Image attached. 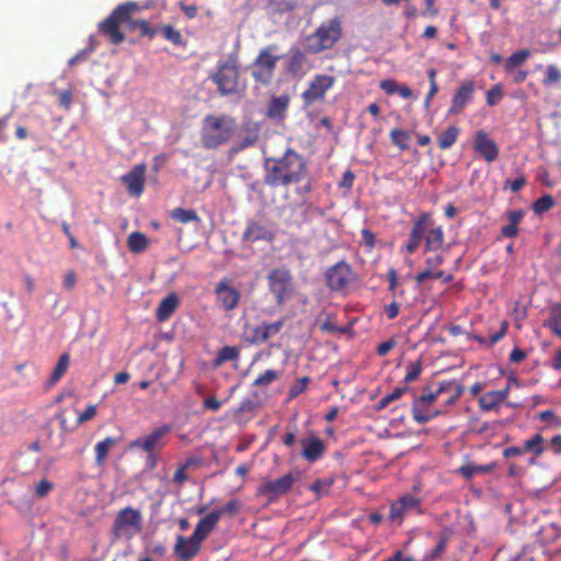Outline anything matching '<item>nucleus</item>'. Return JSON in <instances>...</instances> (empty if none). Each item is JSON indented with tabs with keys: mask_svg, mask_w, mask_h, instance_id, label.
I'll use <instances>...</instances> for the list:
<instances>
[{
	"mask_svg": "<svg viewBox=\"0 0 561 561\" xmlns=\"http://www.w3.org/2000/svg\"><path fill=\"white\" fill-rule=\"evenodd\" d=\"M270 4L273 7L274 11L277 12H289L293 11L297 4L298 0H268Z\"/></svg>",
	"mask_w": 561,
	"mask_h": 561,
	"instance_id": "nucleus-50",
	"label": "nucleus"
},
{
	"mask_svg": "<svg viewBox=\"0 0 561 561\" xmlns=\"http://www.w3.org/2000/svg\"><path fill=\"white\" fill-rule=\"evenodd\" d=\"M274 238L275 233L271 229L257 221L251 220L248 221L241 239L244 242L254 243L257 241L271 242Z\"/></svg>",
	"mask_w": 561,
	"mask_h": 561,
	"instance_id": "nucleus-21",
	"label": "nucleus"
},
{
	"mask_svg": "<svg viewBox=\"0 0 561 561\" xmlns=\"http://www.w3.org/2000/svg\"><path fill=\"white\" fill-rule=\"evenodd\" d=\"M354 278V273L348 263L340 261L325 273L327 285L332 290L344 289Z\"/></svg>",
	"mask_w": 561,
	"mask_h": 561,
	"instance_id": "nucleus-12",
	"label": "nucleus"
},
{
	"mask_svg": "<svg viewBox=\"0 0 561 561\" xmlns=\"http://www.w3.org/2000/svg\"><path fill=\"white\" fill-rule=\"evenodd\" d=\"M355 180V174L351 170H346L340 181V187L351 188Z\"/></svg>",
	"mask_w": 561,
	"mask_h": 561,
	"instance_id": "nucleus-61",
	"label": "nucleus"
},
{
	"mask_svg": "<svg viewBox=\"0 0 561 561\" xmlns=\"http://www.w3.org/2000/svg\"><path fill=\"white\" fill-rule=\"evenodd\" d=\"M117 444L118 439L111 436L96 443V445L94 446L95 463L98 466H103L105 463L110 449L116 446Z\"/></svg>",
	"mask_w": 561,
	"mask_h": 561,
	"instance_id": "nucleus-29",
	"label": "nucleus"
},
{
	"mask_svg": "<svg viewBox=\"0 0 561 561\" xmlns=\"http://www.w3.org/2000/svg\"><path fill=\"white\" fill-rule=\"evenodd\" d=\"M124 4H130L135 8L129 10L127 18L125 20H122V22L123 24H126L129 31H137L141 20H135L133 19V15L140 11V7L136 2L131 1L125 2Z\"/></svg>",
	"mask_w": 561,
	"mask_h": 561,
	"instance_id": "nucleus-47",
	"label": "nucleus"
},
{
	"mask_svg": "<svg viewBox=\"0 0 561 561\" xmlns=\"http://www.w3.org/2000/svg\"><path fill=\"white\" fill-rule=\"evenodd\" d=\"M530 56L531 51L529 49H519L514 51L504 64L505 72H513L516 67L524 64Z\"/></svg>",
	"mask_w": 561,
	"mask_h": 561,
	"instance_id": "nucleus-35",
	"label": "nucleus"
},
{
	"mask_svg": "<svg viewBox=\"0 0 561 561\" xmlns=\"http://www.w3.org/2000/svg\"><path fill=\"white\" fill-rule=\"evenodd\" d=\"M171 217L181 222L188 224L191 221L199 222L201 218L194 209H184L181 207L174 208L171 213Z\"/></svg>",
	"mask_w": 561,
	"mask_h": 561,
	"instance_id": "nucleus-40",
	"label": "nucleus"
},
{
	"mask_svg": "<svg viewBox=\"0 0 561 561\" xmlns=\"http://www.w3.org/2000/svg\"><path fill=\"white\" fill-rule=\"evenodd\" d=\"M134 8L130 4L117 5L105 20L99 23V32L114 45L123 43L125 35L121 31L119 25L123 24L122 20L127 18L129 10Z\"/></svg>",
	"mask_w": 561,
	"mask_h": 561,
	"instance_id": "nucleus-8",
	"label": "nucleus"
},
{
	"mask_svg": "<svg viewBox=\"0 0 561 561\" xmlns=\"http://www.w3.org/2000/svg\"><path fill=\"white\" fill-rule=\"evenodd\" d=\"M284 325V318L274 322H262L259 325L245 323L242 330V340L249 345L264 344L270 339L277 335L283 330Z\"/></svg>",
	"mask_w": 561,
	"mask_h": 561,
	"instance_id": "nucleus-9",
	"label": "nucleus"
},
{
	"mask_svg": "<svg viewBox=\"0 0 561 561\" xmlns=\"http://www.w3.org/2000/svg\"><path fill=\"white\" fill-rule=\"evenodd\" d=\"M495 468L494 463H488V465H472L467 463L461 466L458 469V472L467 480H470L472 477L477 474L488 473L491 472Z\"/></svg>",
	"mask_w": 561,
	"mask_h": 561,
	"instance_id": "nucleus-33",
	"label": "nucleus"
},
{
	"mask_svg": "<svg viewBox=\"0 0 561 561\" xmlns=\"http://www.w3.org/2000/svg\"><path fill=\"white\" fill-rule=\"evenodd\" d=\"M210 78L221 95L239 93V67L234 58L219 62L217 71Z\"/></svg>",
	"mask_w": 561,
	"mask_h": 561,
	"instance_id": "nucleus-7",
	"label": "nucleus"
},
{
	"mask_svg": "<svg viewBox=\"0 0 561 561\" xmlns=\"http://www.w3.org/2000/svg\"><path fill=\"white\" fill-rule=\"evenodd\" d=\"M142 530V515L139 510L126 506L119 510L113 520V540H131Z\"/></svg>",
	"mask_w": 561,
	"mask_h": 561,
	"instance_id": "nucleus-6",
	"label": "nucleus"
},
{
	"mask_svg": "<svg viewBox=\"0 0 561 561\" xmlns=\"http://www.w3.org/2000/svg\"><path fill=\"white\" fill-rule=\"evenodd\" d=\"M465 387L456 380H439L435 388L424 387L419 397L412 403L411 412L419 424H425L440 414V411L433 408V403L443 393H448L446 405L455 404L463 394Z\"/></svg>",
	"mask_w": 561,
	"mask_h": 561,
	"instance_id": "nucleus-1",
	"label": "nucleus"
},
{
	"mask_svg": "<svg viewBox=\"0 0 561 561\" xmlns=\"http://www.w3.org/2000/svg\"><path fill=\"white\" fill-rule=\"evenodd\" d=\"M460 129L456 126H449L438 136V147L442 150L449 149L458 139Z\"/></svg>",
	"mask_w": 561,
	"mask_h": 561,
	"instance_id": "nucleus-36",
	"label": "nucleus"
},
{
	"mask_svg": "<svg viewBox=\"0 0 561 561\" xmlns=\"http://www.w3.org/2000/svg\"><path fill=\"white\" fill-rule=\"evenodd\" d=\"M307 62V57L305 53L300 49H291L290 56L287 65V70L290 75L297 76L302 72L304 66Z\"/></svg>",
	"mask_w": 561,
	"mask_h": 561,
	"instance_id": "nucleus-31",
	"label": "nucleus"
},
{
	"mask_svg": "<svg viewBox=\"0 0 561 561\" xmlns=\"http://www.w3.org/2000/svg\"><path fill=\"white\" fill-rule=\"evenodd\" d=\"M242 508V503L238 499H231L229 500L222 507L214 510V513L218 514V518L220 519L221 516L228 515V516H236L240 513Z\"/></svg>",
	"mask_w": 561,
	"mask_h": 561,
	"instance_id": "nucleus-41",
	"label": "nucleus"
},
{
	"mask_svg": "<svg viewBox=\"0 0 561 561\" xmlns=\"http://www.w3.org/2000/svg\"><path fill=\"white\" fill-rule=\"evenodd\" d=\"M561 80V71L556 65H549L546 69L545 77L542 79V84L545 87H549L553 83H557Z\"/></svg>",
	"mask_w": 561,
	"mask_h": 561,
	"instance_id": "nucleus-48",
	"label": "nucleus"
},
{
	"mask_svg": "<svg viewBox=\"0 0 561 561\" xmlns=\"http://www.w3.org/2000/svg\"><path fill=\"white\" fill-rule=\"evenodd\" d=\"M524 217V211L522 209L511 210L507 213L508 224L503 226L501 229V233L505 238H514L518 233V225Z\"/></svg>",
	"mask_w": 561,
	"mask_h": 561,
	"instance_id": "nucleus-28",
	"label": "nucleus"
},
{
	"mask_svg": "<svg viewBox=\"0 0 561 561\" xmlns=\"http://www.w3.org/2000/svg\"><path fill=\"white\" fill-rule=\"evenodd\" d=\"M557 336L561 337V304L552 306L549 319L545 322Z\"/></svg>",
	"mask_w": 561,
	"mask_h": 561,
	"instance_id": "nucleus-38",
	"label": "nucleus"
},
{
	"mask_svg": "<svg viewBox=\"0 0 561 561\" xmlns=\"http://www.w3.org/2000/svg\"><path fill=\"white\" fill-rule=\"evenodd\" d=\"M503 98V90L500 84L494 85L486 92V104L495 105Z\"/></svg>",
	"mask_w": 561,
	"mask_h": 561,
	"instance_id": "nucleus-52",
	"label": "nucleus"
},
{
	"mask_svg": "<svg viewBox=\"0 0 561 561\" xmlns=\"http://www.w3.org/2000/svg\"><path fill=\"white\" fill-rule=\"evenodd\" d=\"M179 306V297L175 293L167 295L159 304L156 312L158 321H167L176 310Z\"/></svg>",
	"mask_w": 561,
	"mask_h": 561,
	"instance_id": "nucleus-27",
	"label": "nucleus"
},
{
	"mask_svg": "<svg viewBox=\"0 0 561 561\" xmlns=\"http://www.w3.org/2000/svg\"><path fill=\"white\" fill-rule=\"evenodd\" d=\"M472 148L474 152L482 157L488 163L494 162L500 152L495 141L483 130L476 133Z\"/></svg>",
	"mask_w": 561,
	"mask_h": 561,
	"instance_id": "nucleus-18",
	"label": "nucleus"
},
{
	"mask_svg": "<svg viewBox=\"0 0 561 561\" xmlns=\"http://www.w3.org/2000/svg\"><path fill=\"white\" fill-rule=\"evenodd\" d=\"M96 414V407L93 405V404H90L85 408V410L79 414L78 416V424H82L87 421H90L91 419H93Z\"/></svg>",
	"mask_w": 561,
	"mask_h": 561,
	"instance_id": "nucleus-56",
	"label": "nucleus"
},
{
	"mask_svg": "<svg viewBox=\"0 0 561 561\" xmlns=\"http://www.w3.org/2000/svg\"><path fill=\"white\" fill-rule=\"evenodd\" d=\"M479 408L482 411H492L497 410L500 405L503 403L500 394L496 390L488 391L483 396L479 398Z\"/></svg>",
	"mask_w": 561,
	"mask_h": 561,
	"instance_id": "nucleus-32",
	"label": "nucleus"
},
{
	"mask_svg": "<svg viewBox=\"0 0 561 561\" xmlns=\"http://www.w3.org/2000/svg\"><path fill=\"white\" fill-rule=\"evenodd\" d=\"M448 543V536L447 535H440L438 537L436 546L425 554L424 560L425 561H434L436 559L442 558L444 554L446 547Z\"/></svg>",
	"mask_w": 561,
	"mask_h": 561,
	"instance_id": "nucleus-42",
	"label": "nucleus"
},
{
	"mask_svg": "<svg viewBox=\"0 0 561 561\" xmlns=\"http://www.w3.org/2000/svg\"><path fill=\"white\" fill-rule=\"evenodd\" d=\"M137 31H139L141 37H148L149 39H152L158 34V28L151 27L145 20H141Z\"/></svg>",
	"mask_w": 561,
	"mask_h": 561,
	"instance_id": "nucleus-53",
	"label": "nucleus"
},
{
	"mask_svg": "<svg viewBox=\"0 0 561 561\" xmlns=\"http://www.w3.org/2000/svg\"><path fill=\"white\" fill-rule=\"evenodd\" d=\"M391 142L401 151L409 149V141L411 139L410 133L400 128H393L390 131Z\"/></svg>",
	"mask_w": 561,
	"mask_h": 561,
	"instance_id": "nucleus-39",
	"label": "nucleus"
},
{
	"mask_svg": "<svg viewBox=\"0 0 561 561\" xmlns=\"http://www.w3.org/2000/svg\"><path fill=\"white\" fill-rule=\"evenodd\" d=\"M542 443L543 437L540 434H536L524 442L523 450L533 453L536 457H539L543 453Z\"/></svg>",
	"mask_w": 561,
	"mask_h": 561,
	"instance_id": "nucleus-43",
	"label": "nucleus"
},
{
	"mask_svg": "<svg viewBox=\"0 0 561 561\" xmlns=\"http://www.w3.org/2000/svg\"><path fill=\"white\" fill-rule=\"evenodd\" d=\"M437 270L425 267L422 272L415 275V282L423 284L427 279H435V273Z\"/></svg>",
	"mask_w": 561,
	"mask_h": 561,
	"instance_id": "nucleus-57",
	"label": "nucleus"
},
{
	"mask_svg": "<svg viewBox=\"0 0 561 561\" xmlns=\"http://www.w3.org/2000/svg\"><path fill=\"white\" fill-rule=\"evenodd\" d=\"M554 205V199L551 195H543L536 199L533 204V210L536 214H543L551 209Z\"/></svg>",
	"mask_w": 561,
	"mask_h": 561,
	"instance_id": "nucleus-44",
	"label": "nucleus"
},
{
	"mask_svg": "<svg viewBox=\"0 0 561 561\" xmlns=\"http://www.w3.org/2000/svg\"><path fill=\"white\" fill-rule=\"evenodd\" d=\"M444 263V256L440 253L427 256L425 259V266L428 268L437 270Z\"/></svg>",
	"mask_w": 561,
	"mask_h": 561,
	"instance_id": "nucleus-59",
	"label": "nucleus"
},
{
	"mask_svg": "<svg viewBox=\"0 0 561 561\" xmlns=\"http://www.w3.org/2000/svg\"><path fill=\"white\" fill-rule=\"evenodd\" d=\"M309 381H310L309 377H302V378L297 379L296 382L289 389V397L296 398L300 393H302L307 389Z\"/></svg>",
	"mask_w": 561,
	"mask_h": 561,
	"instance_id": "nucleus-51",
	"label": "nucleus"
},
{
	"mask_svg": "<svg viewBox=\"0 0 561 561\" xmlns=\"http://www.w3.org/2000/svg\"><path fill=\"white\" fill-rule=\"evenodd\" d=\"M398 85V82L393 79H386L380 82V89L388 95L397 93Z\"/></svg>",
	"mask_w": 561,
	"mask_h": 561,
	"instance_id": "nucleus-58",
	"label": "nucleus"
},
{
	"mask_svg": "<svg viewBox=\"0 0 561 561\" xmlns=\"http://www.w3.org/2000/svg\"><path fill=\"white\" fill-rule=\"evenodd\" d=\"M149 240L142 232H131L127 238V247L133 253H140L148 248Z\"/></svg>",
	"mask_w": 561,
	"mask_h": 561,
	"instance_id": "nucleus-34",
	"label": "nucleus"
},
{
	"mask_svg": "<svg viewBox=\"0 0 561 561\" xmlns=\"http://www.w3.org/2000/svg\"><path fill=\"white\" fill-rule=\"evenodd\" d=\"M219 307L225 311L234 310L241 299V293L232 287L227 277L220 279L214 289Z\"/></svg>",
	"mask_w": 561,
	"mask_h": 561,
	"instance_id": "nucleus-13",
	"label": "nucleus"
},
{
	"mask_svg": "<svg viewBox=\"0 0 561 561\" xmlns=\"http://www.w3.org/2000/svg\"><path fill=\"white\" fill-rule=\"evenodd\" d=\"M169 431L170 426L168 425L158 427L147 436L131 442L130 446L139 447L146 453H151L154 448L161 446V439Z\"/></svg>",
	"mask_w": 561,
	"mask_h": 561,
	"instance_id": "nucleus-23",
	"label": "nucleus"
},
{
	"mask_svg": "<svg viewBox=\"0 0 561 561\" xmlns=\"http://www.w3.org/2000/svg\"><path fill=\"white\" fill-rule=\"evenodd\" d=\"M278 378V374L274 369H267L263 374L259 375L253 381L254 387H265L273 383Z\"/></svg>",
	"mask_w": 561,
	"mask_h": 561,
	"instance_id": "nucleus-46",
	"label": "nucleus"
},
{
	"mask_svg": "<svg viewBox=\"0 0 561 561\" xmlns=\"http://www.w3.org/2000/svg\"><path fill=\"white\" fill-rule=\"evenodd\" d=\"M335 78L329 75H316L308 88L302 92L305 105H312L324 100L327 92L333 87Z\"/></svg>",
	"mask_w": 561,
	"mask_h": 561,
	"instance_id": "nucleus-11",
	"label": "nucleus"
},
{
	"mask_svg": "<svg viewBox=\"0 0 561 561\" xmlns=\"http://www.w3.org/2000/svg\"><path fill=\"white\" fill-rule=\"evenodd\" d=\"M525 184L526 179L524 175H520L513 181L506 182V186H508L513 193H517L518 191H520L525 186Z\"/></svg>",
	"mask_w": 561,
	"mask_h": 561,
	"instance_id": "nucleus-60",
	"label": "nucleus"
},
{
	"mask_svg": "<svg viewBox=\"0 0 561 561\" xmlns=\"http://www.w3.org/2000/svg\"><path fill=\"white\" fill-rule=\"evenodd\" d=\"M474 82L466 80L455 91L448 113L451 115L461 114L465 107L473 101Z\"/></svg>",
	"mask_w": 561,
	"mask_h": 561,
	"instance_id": "nucleus-16",
	"label": "nucleus"
},
{
	"mask_svg": "<svg viewBox=\"0 0 561 561\" xmlns=\"http://www.w3.org/2000/svg\"><path fill=\"white\" fill-rule=\"evenodd\" d=\"M276 49V45L262 48L250 66L251 76L256 87H268L273 82L276 65L280 59V56L273 54Z\"/></svg>",
	"mask_w": 561,
	"mask_h": 561,
	"instance_id": "nucleus-5",
	"label": "nucleus"
},
{
	"mask_svg": "<svg viewBox=\"0 0 561 561\" xmlns=\"http://www.w3.org/2000/svg\"><path fill=\"white\" fill-rule=\"evenodd\" d=\"M296 478L291 472L284 474L283 477L265 482L260 486V494L266 495L270 500L277 499L286 494L295 482Z\"/></svg>",
	"mask_w": 561,
	"mask_h": 561,
	"instance_id": "nucleus-19",
	"label": "nucleus"
},
{
	"mask_svg": "<svg viewBox=\"0 0 561 561\" xmlns=\"http://www.w3.org/2000/svg\"><path fill=\"white\" fill-rule=\"evenodd\" d=\"M300 444L302 446L301 456L309 462L318 461L325 451L323 440L317 436L305 437L300 439Z\"/></svg>",
	"mask_w": 561,
	"mask_h": 561,
	"instance_id": "nucleus-22",
	"label": "nucleus"
},
{
	"mask_svg": "<svg viewBox=\"0 0 561 561\" xmlns=\"http://www.w3.org/2000/svg\"><path fill=\"white\" fill-rule=\"evenodd\" d=\"M289 101L287 94L273 96L268 102L266 116L272 119H284L289 106Z\"/></svg>",
	"mask_w": 561,
	"mask_h": 561,
	"instance_id": "nucleus-25",
	"label": "nucleus"
},
{
	"mask_svg": "<svg viewBox=\"0 0 561 561\" xmlns=\"http://www.w3.org/2000/svg\"><path fill=\"white\" fill-rule=\"evenodd\" d=\"M422 369H423L422 362L420 359L409 363L407 365V374L404 376L403 381L405 383L413 382L414 380H416L420 377Z\"/></svg>",
	"mask_w": 561,
	"mask_h": 561,
	"instance_id": "nucleus-45",
	"label": "nucleus"
},
{
	"mask_svg": "<svg viewBox=\"0 0 561 561\" xmlns=\"http://www.w3.org/2000/svg\"><path fill=\"white\" fill-rule=\"evenodd\" d=\"M54 488V484L46 479L41 480L36 488L35 493L38 497H45Z\"/></svg>",
	"mask_w": 561,
	"mask_h": 561,
	"instance_id": "nucleus-55",
	"label": "nucleus"
},
{
	"mask_svg": "<svg viewBox=\"0 0 561 561\" xmlns=\"http://www.w3.org/2000/svg\"><path fill=\"white\" fill-rule=\"evenodd\" d=\"M161 33L163 37L171 42L174 45H181L182 44V35L179 30L174 28L172 25L167 24L161 27Z\"/></svg>",
	"mask_w": 561,
	"mask_h": 561,
	"instance_id": "nucleus-49",
	"label": "nucleus"
},
{
	"mask_svg": "<svg viewBox=\"0 0 561 561\" xmlns=\"http://www.w3.org/2000/svg\"><path fill=\"white\" fill-rule=\"evenodd\" d=\"M382 561H417V560L409 554H405L401 550H397L390 558H387Z\"/></svg>",
	"mask_w": 561,
	"mask_h": 561,
	"instance_id": "nucleus-64",
	"label": "nucleus"
},
{
	"mask_svg": "<svg viewBox=\"0 0 561 561\" xmlns=\"http://www.w3.org/2000/svg\"><path fill=\"white\" fill-rule=\"evenodd\" d=\"M306 173V160L290 148L286 149L280 158L265 160L264 182L273 187L299 183Z\"/></svg>",
	"mask_w": 561,
	"mask_h": 561,
	"instance_id": "nucleus-2",
	"label": "nucleus"
},
{
	"mask_svg": "<svg viewBox=\"0 0 561 561\" xmlns=\"http://www.w3.org/2000/svg\"><path fill=\"white\" fill-rule=\"evenodd\" d=\"M70 364V355L69 353H62L59 356V359L57 362V365L55 366L53 374L50 378L47 381V388L53 387L56 385L65 375V373L68 370Z\"/></svg>",
	"mask_w": 561,
	"mask_h": 561,
	"instance_id": "nucleus-30",
	"label": "nucleus"
},
{
	"mask_svg": "<svg viewBox=\"0 0 561 561\" xmlns=\"http://www.w3.org/2000/svg\"><path fill=\"white\" fill-rule=\"evenodd\" d=\"M72 102V94L69 90L59 93V105L65 110H69Z\"/></svg>",
	"mask_w": 561,
	"mask_h": 561,
	"instance_id": "nucleus-62",
	"label": "nucleus"
},
{
	"mask_svg": "<svg viewBox=\"0 0 561 561\" xmlns=\"http://www.w3.org/2000/svg\"><path fill=\"white\" fill-rule=\"evenodd\" d=\"M240 357V350L236 346H224L219 350L216 358L214 359V365L216 367L221 366L226 362L237 360Z\"/></svg>",
	"mask_w": 561,
	"mask_h": 561,
	"instance_id": "nucleus-37",
	"label": "nucleus"
},
{
	"mask_svg": "<svg viewBox=\"0 0 561 561\" xmlns=\"http://www.w3.org/2000/svg\"><path fill=\"white\" fill-rule=\"evenodd\" d=\"M412 512L421 513V500L411 494H404L391 504L389 519L401 524L404 516Z\"/></svg>",
	"mask_w": 561,
	"mask_h": 561,
	"instance_id": "nucleus-15",
	"label": "nucleus"
},
{
	"mask_svg": "<svg viewBox=\"0 0 561 561\" xmlns=\"http://www.w3.org/2000/svg\"><path fill=\"white\" fill-rule=\"evenodd\" d=\"M342 37V25L337 18L322 23L306 38V48L312 54H319L332 48Z\"/></svg>",
	"mask_w": 561,
	"mask_h": 561,
	"instance_id": "nucleus-4",
	"label": "nucleus"
},
{
	"mask_svg": "<svg viewBox=\"0 0 561 561\" xmlns=\"http://www.w3.org/2000/svg\"><path fill=\"white\" fill-rule=\"evenodd\" d=\"M145 163L136 164L128 173L121 178L130 196L139 197L145 188Z\"/></svg>",
	"mask_w": 561,
	"mask_h": 561,
	"instance_id": "nucleus-20",
	"label": "nucleus"
},
{
	"mask_svg": "<svg viewBox=\"0 0 561 561\" xmlns=\"http://www.w3.org/2000/svg\"><path fill=\"white\" fill-rule=\"evenodd\" d=\"M270 291L274 295L278 306L285 304L294 291L293 276L286 268L272 270L267 275Z\"/></svg>",
	"mask_w": 561,
	"mask_h": 561,
	"instance_id": "nucleus-10",
	"label": "nucleus"
},
{
	"mask_svg": "<svg viewBox=\"0 0 561 561\" xmlns=\"http://www.w3.org/2000/svg\"><path fill=\"white\" fill-rule=\"evenodd\" d=\"M431 224L432 216L430 213H422L417 218L413 220L409 240L403 247V250L407 253L412 254L420 248L422 241L424 240L426 228H428Z\"/></svg>",
	"mask_w": 561,
	"mask_h": 561,
	"instance_id": "nucleus-14",
	"label": "nucleus"
},
{
	"mask_svg": "<svg viewBox=\"0 0 561 561\" xmlns=\"http://www.w3.org/2000/svg\"><path fill=\"white\" fill-rule=\"evenodd\" d=\"M234 130V119L227 115L208 114L202 121L201 142L206 149L227 144Z\"/></svg>",
	"mask_w": 561,
	"mask_h": 561,
	"instance_id": "nucleus-3",
	"label": "nucleus"
},
{
	"mask_svg": "<svg viewBox=\"0 0 561 561\" xmlns=\"http://www.w3.org/2000/svg\"><path fill=\"white\" fill-rule=\"evenodd\" d=\"M425 252H437L444 248L445 233L442 226H434L432 221L431 226L426 228L424 234Z\"/></svg>",
	"mask_w": 561,
	"mask_h": 561,
	"instance_id": "nucleus-24",
	"label": "nucleus"
},
{
	"mask_svg": "<svg viewBox=\"0 0 561 561\" xmlns=\"http://www.w3.org/2000/svg\"><path fill=\"white\" fill-rule=\"evenodd\" d=\"M201 548L202 541L193 534L190 537L179 535L173 547V552L181 561H191L198 554Z\"/></svg>",
	"mask_w": 561,
	"mask_h": 561,
	"instance_id": "nucleus-17",
	"label": "nucleus"
},
{
	"mask_svg": "<svg viewBox=\"0 0 561 561\" xmlns=\"http://www.w3.org/2000/svg\"><path fill=\"white\" fill-rule=\"evenodd\" d=\"M218 522V514L211 511L198 520L193 535L203 542L216 528Z\"/></svg>",
	"mask_w": 561,
	"mask_h": 561,
	"instance_id": "nucleus-26",
	"label": "nucleus"
},
{
	"mask_svg": "<svg viewBox=\"0 0 561 561\" xmlns=\"http://www.w3.org/2000/svg\"><path fill=\"white\" fill-rule=\"evenodd\" d=\"M203 405L205 409L216 412L221 408L222 402L215 397H208L204 400Z\"/></svg>",
	"mask_w": 561,
	"mask_h": 561,
	"instance_id": "nucleus-63",
	"label": "nucleus"
},
{
	"mask_svg": "<svg viewBox=\"0 0 561 561\" xmlns=\"http://www.w3.org/2000/svg\"><path fill=\"white\" fill-rule=\"evenodd\" d=\"M507 329H508V323L506 321H502L500 330L490 335V337L488 340V346H493L499 341H501L505 336Z\"/></svg>",
	"mask_w": 561,
	"mask_h": 561,
	"instance_id": "nucleus-54",
	"label": "nucleus"
}]
</instances>
